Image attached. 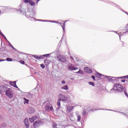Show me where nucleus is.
I'll use <instances>...</instances> for the list:
<instances>
[{
	"mask_svg": "<svg viewBox=\"0 0 128 128\" xmlns=\"http://www.w3.org/2000/svg\"><path fill=\"white\" fill-rule=\"evenodd\" d=\"M123 90L124 87L122 86L121 84H115L114 85V88L111 90V92H112V90H116L117 92H122Z\"/></svg>",
	"mask_w": 128,
	"mask_h": 128,
	"instance_id": "nucleus-1",
	"label": "nucleus"
},
{
	"mask_svg": "<svg viewBox=\"0 0 128 128\" xmlns=\"http://www.w3.org/2000/svg\"><path fill=\"white\" fill-rule=\"evenodd\" d=\"M5 94L8 98H14V92L11 88H8V90H6Z\"/></svg>",
	"mask_w": 128,
	"mask_h": 128,
	"instance_id": "nucleus-2",
	"label": "nucleus"
},
{
	"mask_svg": "<svg viewBox=\"0 0 128 128\" xmlns=\"http://www.w3.org/2000/svg\"><path fill=\"white\" fill-rule=\"evenodd\" d=\"M45 110H47V112H52L54 110V108L52 107V104H48L45 106Z\"/></svg>",
	"mask_w": 128,
	"mask_h": 128,
	"instance_id": "nucleus-3",
	"label": "nucleus"
},
{
	"mask_svg": "<svg viewBox=\"0 0 128 128\" xmlns=\"http://www.w3.org/2000/svg\"><path fill=\"white\" fill-rule=\"evenodd\" d=\"M58 58L60 62H66V58L64 56L60 55Z\"/></svg>",
	"mask_w": 128,
	"mask_h": 128,
	"instance_id": "nucleus-4",
	"label": "nucleus"
},
{
	"mask_svg": "<svg viewBox=\"0 0 128 128\" xmlns=\"http://www.w3.org/2000/svg\"><path fill=\"white\" fill-rule=\"evenodd\" d=\"M6 90H8V87L6 86H6L2 85L1 86H0V92H6Z\"/></svg>",
	"mask_w": 128,
	"mask_h": 128,
	"instance_id": "nucleus-5",
	"label": "nucleus"
},
{
	"mask_svg": "<svg viewBox=\"0 0 128 128\" xmlns=\"http://www.w3.org/2000/svg\"><path fill=\"white\" fill-rule=\"evenodd\" d=\"M74 108V106H68L66 110V112H71Z\"/></svg>",
	"mask_w": 128,
	"mask_h": 128,
	"instance_id": "nucleus-6",
	"label": "nucleus"
},
{
	"mask_svg": "<svg viewBox=\"0 0 128 128\" xmlns=\"http://www.w3.org/2000/svg\"><path fill=\"white\" fill-rule=\"evenodd\" d=\"M84 72H88V74H92V70L88 67H85L84 68Z\"/></svg>",
	"mask_w": 128,
	"mask_h": 128,
	"instance_id": "nucleus-7",
	"label": "nucleus"
},
{
	"mask_svg": "<svg viewBox=\"0 0 128 128\" xmlns=\"http://www.w3.org/2000/svg\"><path fill=\"white\" fill-rule=\"evenodd\" d=\"M60 100L62 102H66L68 100V98L64 95H62V98Z\"/></svg>",
	"mask_w": 128,
	"mask_h": 128,
	"instance_id": "nucleus-8",
	"label": "nucleus"
},
{
	"mask_svg": "<svg viewBox=\"0 0 128 128\" xmlns=\"http://www.w3.org/2000/svg\"><path fill=\"white\" fill-rule=\"evenodd\" d=\"M68 68L70 70H78V68H76L74 66L72 65H71V66H68Z\"/></svg>",
	"mask_w": 128,
	"mask_h": 128,
	"instance_id": "nucleus-9",
	"label": "nucleus"
},
{
	"mask_svg": "<svg viewBox=\"0 0 128 128\" xmlns=\"http://www.w3.org/2000/svg\"><path fill=\"white\" fill-rule=\"evenodd\" d=\"M24 122L25 124V126L26 128H29L30 125H28V118H25L24 120Z\"/></svg>",
	"mask_w": 128,
	"mask_h": 128,
	"instance_id": "nucleus-10",
	"label": "nucleus"
},
{
	"mask_svg": "<svg viewBox=\"0 0 128 128\" xmlns=\"http://www.w3.org/2000/svg\"><path fill=\"white\" fill-rule=\"evenodd\" d=\"M37 118H38V116H34L31 118H30L29 120L30 122H34V120H36Z\"/></svg>",
	"mask_w": 128,
	"mask_h": 128,
	"instance_id": "nucleus-11",
	"label": "nucleus"
},
{
	"mask_svg": "<svg viewBox=\"0 0 128 128\" xmlns=\"http://www.w3.org/2000/svg\"><path fill=\"white\" fill-rule=\"evenodd\" d=\"M10 84L14 88H18V86H16V81L10 82Z\"/></svg>",
	"mask_w": 128,
	"mask_h": 128,
	"instance_id": "nucleus-12",
	"label": "nucleus"
},
{
	"mask_svg": "<svg viewBox=\"0 0 128 128\" xmlns=\"http://www.w3.org/2000/svg\"><path fill=\"white\" fill-rule=\"evenodd\" d=\"M52 128H61L60 125H58L56 123H52Z\"/></svg>",
	"mask_w": 128,
	"mask_h": 128,
	"instance_id": "nucleus-13",
	"label": "nucleus"
},
{
	"mask_svg": "<svg viewBox=\"0 0 128 128\" xmlns=\"http://www.w3.org/2000/svg\"><path fill=\"white\" fill-rule=\"evenodd\" d=\"M44 62L46 64V66H49L50 64V60H44Z\"/></svg>",
	"mask_w": 128,
	"mask_h": 128,
	"instance_id": "nucleus-14",
	"label": "nucleus"
},
{
	"mask_svg": "<svg viewBox=\"0 0 128 128\" xmlns=\"http://www.w3.org/2000/svg\"><path fill=\"white\" fill-rule=\"evenodd\" d=\"M60 102H62V100L58 99L57 101V106H58V108H60Z\"/></svg>",
	"mask_w": 128,
	"mask_h": 128,
	"instance_id": "nucleus-15",
	"label": "nucleus"
},
{
	"mask_svg": "<svg viewBox=\"0 0 128 128\" xmlns=\"http://www.w3.org/2000/svg\"><path fill=\"white\" fill-rule=\"evenodd\" d=\"M62 90H68V85H66L61 88Z\"/></svg>",
	"mask_w": 128,
	"mask_h": 128,
	"instance_id": "nucleus-16",
	"label": "nucleus"
},
{
	"mask_svg": "<svg viewBox=\"0 0 128 128\" xmlns=\"http://www.w3.org/2000/svg\"><path fill=\"white\" fill-rule=\"evenodd\" d=\"M29 4H30V6H35L36 2H34L32 0H30V1L29 2Z\"/></svg>",
	"mask_w": 128,
	"mask_h": 128,
	"instance_id": "nucleus-17",
	"label": "nucleus"
},
{
	"mask_svg": "<svg viewBox=\"0 0 128 128\" xmlns=\"http://www.w3.org/2000/svg\"><path fill=\"white\" fill-rule=\"evenodd\" d=\"M38 124H40V122L36 121L34 123L33 126L34 127H36V126H38Z\"/></svg>",
	"mask_w": 128,
	"mask_h": 128,
	"instance_id": "nucleus-18",
	"label": "nucleus"
},
{
	"mask_svg": "<svg viewBox=\"0 0 128 128\" xmlns=\"http://www.w3.org/2000/svg\"><path fill=\"white\" fill-rule=\"evenodd\" d=\"M118 46L119 48H122L124 46V42H121L118 43Z\"/></svg>",
	"mask_w": 128,
	"mask_h": 128,
	"instance_id": "nucleus-19",
	"label": "nucleus"
},
{
	"mask_svg": "<svg viewBox=\"0 0 128 128\" xmlns=\"http://www.w3.org/2000/svg\"><path fill=\"white\" fill-rule=\"evenodd\" d=\"M34 58H36V60H40V58H42V57H38V56H36V55H34L33 56Z\"/></svg>",
	"mask_w": 128,
	"mask_h": 128,
	"instance_id": "nucleus-20",
	"label": "nucleus"
},
{
	"mask_svg": "<svg viewBox=\"0 0 128 128\" xmlns=\"http://www.w3.org/2000/svg\"><path fill=\"white\" fill-rule=\"evenodd\" d=\"M118 78H128V75L126 76H124L122 77H118Z\"/></svg>",
	"mask_w": 128,
	"mask_h": 128,
	"instance_id": "nucleus-21",
	"label": "nucleus"
},
{
	"mask_svg": "<svg viewBox=\"0 0 128 128\" xmlns=\"http://www.w3.org/2000/svg\"><path fill=\"white\" fill-rule=\"evenodd\" d=\"M77 118H78V122H80V118H82V117L80 116V115H78Z\"/></svg>",
	"mask_w": 128,
	"mask_h": 128,
	"instance_id": "nucleus-22",
	"label": "nucleus"
},
{
	"mask_svg": "<svg viewBox=\"0 0 128 128\" xmlns=\"http://www.w3.org/2000/svg\"><path fill=\"white\" fill-rule=\"evenodd\" d=\"M74 57L72 56H70L71 60H74V62L75 60H78V59H76V57H74Z\"/></svg>",
	"mask_w": 128,
	"mask_h": 128,
	"instance_id": "nucleus-23",
	"label": "nucleus"
},
{
	"mask_svg": "<svg viewBox=\"0 0 128 128\" xmlns=\"http://www.w3.org/2000/svg\"><path fill=\"white\" fill-rule=\"evenodd\" d=\"M64 26L62 25V28L64 30V26H66V22H63Z\"/></svg>",
	"mask_w": 128,
	"mask_h": 128,
	"instance_id": "nucleus-24",
	"label": "nucleus"
},
{
	"mask_svg": "<svg viewBox=\"0 0 128 128\" xmlns=\"http://www.w3.org/2000/svg\"><path fill=\"white\" fill-rule=\"evenodd\" d=\"M6 60L7 62H12V59L8 58H6Z\"/></svg>",
	"mask_w": 128,
	"mask_h": 128,
	"instance_id": "nucleus-25",
	"label": "nucleus"
},
{
	"mask_svg": "<svg viewBox=\"0 0 128 128\" xmlns=\"http://www.w3.org/2000/svg\"><path fill=\"white\" fill-rule=\"evenodd\" d=\"M30 0H24V2L25 4H28Z\"/></svg>",
	"mask_w": 128,
	"mask_h": 128,
	"instance_id": "nucleus-26",
	"label": "nucleus"
},
{
	"mask_svg": "<svg viewBox=\"0 0 128 128\" xmlns=\"http://www.w3.org/2000/svg\"><path fill=\"white\" fill-rule=\"evenodd\" d=\"M24 101H25V102H24L25 104H28V102H29L28 100L26 98H24Z\"/></svg>",
	"mask_w": 128,
	"mask_h": 128,
	"instance_id": "nucleus-27",
	"label": "nucleus"
},
{
	"mask_svg": "<svg viewBox=\"0 0 128 128\" xmlns=\"http://www.w3.org/2000/svg\"><path fill=\"white\" fill-rule=\"evenodd\" d=\"M8 42V44H9V46H10V48H14V46H12V44H10V42Z\"/></svg>",
	"mask_w": 128,
	"mask_h": 128,
	"instance_id": "nucleus-28",
	"label": "nucleus"
},
{
	"mask_svg": "<svg viewBox=\"0 0 128 128\" xmlns=\"http://www.w3.org/2000/svg\"><path fill=\"white\" fill-rule=\"evenodd\" d=\"M89 84H90V86H94V83L93 82H89Z\"/></svg>",
	"mask_w": 128,
	"mask_h": 128,
	"instance_id": "nucleus-29",
	"label": "nucleus"
},
{
	"mask_svg": "<svg viewBox=\"0 0 128 128\" xmlns=\"http://www.w3.org/2000/svg\"><path fill=\"white\" fill-rule=\"evenodd\" d=\"M0 36H2V38H6V36H4V34H2V32H0Z\"/></svg>",
	"mask_w": 128,
	"mask_h": 128,
	"instance_id": "nucleus-30",
	"label": "nucleus"
},
{
	"mask_svg": "<svg viewBox=\"0 0 128 128\" xmlns=\"http://www.w3.org/2000/svg\"><path fill=\"white\" fill-rule=\"evenodd\" d=\"M20 64H24V60H20Z\"/></svg>",
	"mask_w": 128,
	"mask_h": 128,
	"instance_id": "nucleus-31",
	"label": "nucleus"
},
{
	"mask_svg": "<svg viewBox=\"0 0 128 128\" xmlns=\"http://www.w3.org/2000/svg\"><path fill=\"white\" fill-rule=\"evenodd\" d=\"M44 56H45L46 58H48V56H50V54H44Z\"/></svg>",
	"mask_w": 128,
	"mask_h": 128,
	"instance_id": "nucleus-32",
	"label": "nucleus"
},
{
	"mask_svg": "<svg viewBox=\"0 0 128 128\" xmlns=\"http://www.w3.org/2000/svg\"><path fill=\"white\" fill-rule=\"evenodd\" d=\"M92 78L94 80H96V77L92 75Z\"/></svg>",
	"mask_w": 128,
	"mask_h": 128,
	"instance_id": "nucleus-33",
	"label": "nucleus"
},
{
	"mask_svg": "<svg viewBox=\"0 0 128 128\" xmlns=\"http://www.w3.org/2000/svg\"><path fill=\"white\" fill-rule=\"evenodd\" d=\"M40 66L42 68H44V64H41Z\"/></svg>",
	"mask_w": 128,
	"mask_h": 128,
	"instance_id": "nucleus-34",
	"label": "nucleus"
},
{
	"mask_svg": "<svg viewBox=\"0 0 128 128\" xmlns=\"http://www.w3.org/2000/svg\"><path fill=\"white\" fill-rule=\"evenodd\" d=\"M82 72V70H80L78 72H76V74H80Z\"/></svg>",
	"mask_w": 128,
	"mask_h": 128,
	"instance_id": "nucleus-35",
	"label": "nucleus"
},
{
	"mask_svg": "<svg viewBox=\"0 0 128 128\" xmlns=\"http://www.w3.org/2000/svg\"><path fill=\"white\" fill-rule=\"evenodd\" d=\"M121 82H126V80L124 79L123 80H121Z\"/></svg>",
	"mask_w": 128,
	"mask_h": 128,
	"instance_id": "nucleus-36",
	"label": "nucleus"
},
{
	"mask_svg": "<svg viewBox=\"0 0 128 128\" xmlns=\"http://www.w3.org/2000/svg\"><path fill=\"white\" fill-rule=\"evenodd\" d=\"M62 84H66V81H64V80H62Z\"/></svg>",
	"mask_w": 128,
	"mask_h": 128,
	"instance_id": "nucleus-37",
	"label": "nucleus"
},
{
	"mask_svg": "<svg viewBox=\"0 0 128 128\" xmlns=\"http://www.w3.org/2000/svg\"><path fill=\"white\" fill-rule=\"evenodd\" d=\"M86 114V111H83V112H82L83 116H84Z\"/></svg>",
	"mask_w": 128,
	"mask_h": 128,
	"instance_id": "nucleus-38",
	"label": "nucleus"
},
{
	"mask_svg": "<svg viewBox=\"0 0 128 128\" xmlns=\"http://www.w3.org/2000/svg\"><path fill=\"white\" fill-rule=\"evenodd\" d=\"M126 30L128 32V24L126 26Z\"/></svg>",
	"mask_w": 128,
	"mask_h": 128,
	"instance_id": "nucleus-39",
	"label": "nucleus"
},
{
	"mask_svg": "<svg viewBox=\"0 0 128 128\" xmlns=\"http://www.w3.org/2000/svg\"><path fill=\"white\" fill-rule=\"evenodd\" d=\"M97 74H98V76H102V74H100L98 73Z\"/></svg>",
	"mask_w": 128,
	"mask_h": 128,
	"instance_id": "nucleus-40",
	"label": "nucleus"
},
{
	"mask_svg": "<svg viewBox=\"0 0 128 128\" xmlns=\"http://www.w3.org/2000/svg\"><path fill=\"white\" fill-rule=\"evenodd\" d=\"M124 94H125V96H128V93H127V92H124Z\"/></svg>",
	"mask_w": 128,
	"mask_h": 128,
	"instance_id": "nucleus-41",
	"label": "nucleus"
},
{
	"mask_svg": "<svg viewBox=\"0 0 128 128\" xmlns=\"http://www.w3.org/2000/svg\"><path fill=\"white\" fill-rule=\"evenodd\" d=\"M4 60H0V62H4Z\"/></svg>",
	"mask_w": 128,
	"mask_h": 128,
	"instance_id": "nucleus-42",
	"label": "nucleus"
},
{
	"mask_svg": "<svg viewBox=\"0 0 128 128\" xmlns=\"http://www.w3.org/2000/svg\"><path fill=\"white\" fill-rule=\"evenodd\" d=\"M57 24H62V23L59 22H57Z\"/></svg>",
	"mask_w": 128,
	"mask_h": 128,
	"instance_id": "nucleus-43",
	"label": "nucleus"
},
{
	"mask_svg": "<svg viewBox=\"0 0 128 128\" xmlns=\"http://www.w3.org/2000/svg\"><path fill=\"white\" fill-rule=\"evenodd\" d=\"M0 12H1V11H0Z\"/></svg>",
	"mask_w": 128,
	"mask_h": 128,
	"instance_id": "nucleus-44",
	"label": "nucleus"
}]
</instances>
